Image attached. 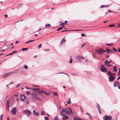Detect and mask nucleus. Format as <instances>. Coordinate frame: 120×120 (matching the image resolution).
<instances>
[{"mask_svg": "<svg viewBox=\"0 0 120 120\" xmlns=\"http://www.w3.org/2000/svg\"><path fill=\"white\" fill-rule=\"evenodd\" d=\"M18 72H19L18 70H15V71H14L12 72V74H13L14 73H18Z\"/></svg>", "mask_w": 120, "mask_h": 120, "instance_id": "obj_24", "label": "nucleus"}, {"mask_svg": "<svg viewBox=\"0 0 120 120\" xmlns=\"http://www.w3.org/2000/svg\"><path fill=\"white\" fill-rule=\"evenodd\" d=\"M51 26L49 24H46L45 25V26L46 28H49V27H47V26Z\"/></svg>", "mask_w": 120, "mask_h": 120, "instance_id": "obj_30", "label": "nucleus"}, {"mask_svg": "<svg viewBox=\"0 0 120 120\" xmlns=\"http://www.w3.org/2000/svg\"><path fill=\"white\" fill-rule=\"evenodd\" d=\"M96 51L100 55H102L103 54L105 51V50H103L102 48L100 49H99L96 50Z\"/></svg>", "mask_w": 120, "mask_h": 120, "instance_id": "obj_3", "label": "nucleus"}, {"mask_svg": "<svg viewBox=\"0 0 120 120\" xmlns=\"http://www.w3.org/2000/svg\"><path fill=\"white\" fill-rule=\"evenodd\" d=\"M112 50L116 52L117 51V50L114 47L113 48Z\"/></svg>", "mask_w": 120, "mask_h": 120, "instance_id": "obj_37", "label": "nucleus"}, {"mask_svg": "<svg viewBox=\"0 0 120 120\" xmlns=\"http://www.w3.org/2000/svg\"><path fill=\"white\" fill-rule=\"evenodd\" d=\"M86 115H88L90 117V118H92V117H91L90 115L87 112L86 113Z\"/></svg>", "mask_w": 120, "mask_h": 120, "instance_id": "obj_35", "label": "nucleus"}, {"mask_svg": "<svg viewBox=\"0 0 120 120\" xmlns=\"http://www.w3.org/2000/svg\"><path fill=\"white\" fill-rule=\"evenodd\" d=\"M33 86H36V87H39V86H36L35 85H33Z\"/></svg>", "mask_w": 120, "mask_h": 120, "instance_id": "obj_60", "label": "nucleus"}, {"mask_svg": "<svg viewBox=\"0 0 120 120\" xmlns=\"http://www.w3.org/2000/svg\"><path fill=\"white\" fill-rule=\"evenodd\" d=\"M42 46V45L41 44H40L38 46V49H40Z\"/></svg>", "mask_w": 120, "mask_h": 120, "instance_id": "obj_34", "label": "nucleus"}, {"mask_svg": "<svg viewBox=\"0 0 120 120\" xmlns=\"http://www.w3.org/2000/svg\"><path fill=\"white\" fill-rule=\"evenodd\" d=\"M26 94L27 95H30L31 94V92L29 91H26Z\"/></svg>", "mask_w": 120, "mask_h": 120, "instance_id": "obj_23", "label": "nucleus"}, {"mask_svg": "<svg viewBox=\"0 0 120 120\" xmlns=\"http://www.w3.org/2000/svg\"><path fill=\"white\" fill-rule=\"evenodd\" d=\"M44 93H45V94L46 95H49V94H48L47 93L45 92V91L44 92Z\"/></svg>", "mask_w": 120, "mask_h": 120, "instance_id": "obj_48", "label": "nucleus"}, {"mask_svg": "<svg viewBox=\"0 0 120 120\" xmlns=\"http://www.w3.org/2000/svg\"><path fill=\"white\" fill-rule=\"evenodd\" d=\"M98 110L99 111V112L100 114H101V110L100 109H98Z\"/></svg>", "mask_w": 120, "mask_h": 120, "instance_id": "obj_52", "label": "nucleus"}, {"mask_svg": "<svg viewBox=\"0 0 120 120\" xmlns=\"http://www.w3.org/2000/svg\"><path fill=\"white\" fill-rule=\"evenodd\" d=\"M79 119L78 117H76L74 118V120H79Z\"/></svg>", "mask_w": 120, "mask_h": 120, "instance_id": "obj_25", "label": "nucleus"}, {"mask_svg": "<svg viewBox=\"0 0 120 120\" xmlns=\"http://www.w3.org/2000/svg\"><path fill=\"white\" fill-rule=\"evenodd\" d=\"M112 45V44H107V45L108 46H109L110 45Z\"/></svg>", "mask_w": 120, "mask_h": 120, "instance_id": "obj_56", "label": "nucleus"}, {"mask_svg": "<svg viewBox=\"0 0 120 120\" xmlns=\"http://www.w3.org/2000/svg\"><path fill=\"white\" fill-rule=\"evenodd\" d=\"M82 57V56H75V58L76 59L79 60L81 58V57Z\"/></svg>", "mask_w": 120, "mask_h": 120, "instance_id": "obj_16", "label": "nucleus"}, {"mask_svg": "<svg viewBox=\"0 0 120 120\" xmlns=\"http://www.w3.org/2000/svg\"><path fill=\"white\" fill-rule=\"evenodd\" d=\"M24 112L26 114L27 116H29L31 113V112L30 111L28 110H25L24 111Z\"/></svg>", "mask_w": 120, "mask_h": 120, "instance_id": "obj_7", "label": "nucleus"}, {"mask_svg": "<svg viewBox=\"0 0 120 120\" xmlns=\"http://www.w3.org/2000/svg\"><path fill=\"white\" fill-rule=\"evenodd\" d=\"M80 109L81 110V112H83V108L81 107H80Z\"/></svg>", "mask_w": 120, "mask_h": 120, "instance_id": "obj_39", "label": "nucleus"}, {"mask_svg": "<svg viewBox=\"0 0 120 120\" xmlns=\"http://www.w3.org/2000/svg\"><path fill=\"white\" fill-rule=\"evenodd\" d=\"M64 27V25H62V27H60L57 30V31H59L60 30H61Z\"/></svg>", "mask_w": 120, "mask_h": 120, "instance_id": "obj_19", "label": "nucleus"}, {"mask_svg": "<svg viewBox=\"0 0 120 120\" xmlns=\"http://www.w3.org/2000/svg\"><path fill=\"white\" fill-rule=\"evenodd\" d=\"M69 118V117L68 116L64 115L63 118V120H66Z\"/></svg>", "mask_w": 120, "mask_h": 120, "instance_id": "obj_14", "label": "nucleus"}, {"mask_svg": "<svg viewBox=\"0 0 120 120\" xmlns=\"http://www.w3.org/2000/svg\"><path fill=\"white\" fill-rule=\"evenodd\" d=\"M45 114L44 112V111H41V115H45Z\"/></svg>", "mask_w": 120, "mask_h": 120, "instance_id": "obj_38", "label": "nucleus"}, {"mask_svg": "<svg viewBox=\"0 0 120 120\" xmlns=\"http://www.w3.org/2000/svg\"><path fill=\"white\" fill-rule=\"evenodd\" d=\"M100 70L102 72H106L107 71V69L103 65H102L101 66Z\"/></svg>", "mask_w": 120, "mask_h": 120, "instance_id": "obj_2", "label": "nucleus"}, {"mask_svg": "<svg viewBox=\"0 0 120 120\" xmlns=\"http://www.w3.org/2000/svg\"><path fill=\"white\" fill-rule=\"evenodd\" d=\"M25 68L26 70H27L28 68V67L26 65H24V67L23 68Z\"/></svg>", "mask_w": 120, "mask_h": 120, "instance_id": "obj_29", "label": "nucleus"}, {"mask_svg": "<svg viewBox=\"0 0 120 120\" xmlns=\"http://www.w3.org/2000/svg\"><path fill=\"white\" fill-rule=\"evenodd\" d=\"M7 105H10V101L9 100H7L6 101Z\"/></svg>", "mask_w": 120, "mask_h": 120, "instance_id": "obj_27", "label": "nucleus"}, {"mask_svg": "<svg viewBox=\"0 0 120 120\" xmlns=\"http://www.w3.org/2000/svg\"><path fill=\"white\" fill-rule=\"evenodd\" d=\"M35 114L36 116H38L39 115V113L38 112H35Z\"/></svg>", "mask_w": 120, "mask_h": 120, "instance_id": "obj_42", "label": "nucleus"}, {"mask_svg": "<svg viewBox=\"0 0 120 120\" xmlns=\"http://www.w3.org/2000/svg\"><path fill=\"white\" fill-rule=\"evenodd\" d=\"M37 92L38 93H33L31 94L32 97H33L35 99H39V98L37 96V95H38L39 94L44 93V91L43 90L38 91Z\"/></svg>", "mask_w": 120, "mask_h": 120, "instance_id": "obj_1", "label": "nucleus"}, {"mask_svg": "<svg viewBox=\"0 0 120 120\" xmlns=\"http://www.w3.org/2000/svg\"><path fill=\"white\" fill-rule=\"evenodd\" d=\"M69 110V111H69L70 112H72V110L71 109H68Z\"/></svg>", "mask_w": 120, "mask_h": 120, "instance_id": "obj_53", "label": "nucleus"}, {"mask_svg": "<svg viewBox=\"0 0 120 120\" xmlns=\"http://www.w3.org/2000/svg\"><path fill=\"white\" fill-rule=\"evenodd\" d=\"M118 88L120 89V84L118 85Z\"/></svg>", "mask_w": 120, "mask_h": 120, "instance_id": "obj_58", "label": "nucleus"}, {"mask_svg": "<svg viewBox=\"0 0 120 120\" xmlns=\"http://www.w3.org/2000/svg\"><path fill=\"white\" fill-rule=\"evenodd\" d=\"M12 75V73L11 72L4 74V77H7L11 76Z\"/></svg>", "mask_w": 120, "mask_h": 120, "instance_id": "obj_10", "label": "nucleus"}, {"mask_svg": "<svg viewBox=\"0 0 120 120\" xmlns=\"http://www.w3.org/2000/svg\"><path fill=\"white\" fill-rule=\"evenodd\" d=\"M109 7V5H102L100 6L101 8H108Z\"/></svg>", "mask_w": 120, "mask_h": 120, "instance_id": "obj_13", "label": "nucleus"}, {"mask_svg": "<svg viewBox=\"0 0 120 120\" xmlns=\"http://www.w3.org/2000/svg\"><path fill=\"white\" fill-rule=\"evenodd\" d=\"M113 70L114 71H117V69L116 67V66H115L113 67Z\"/></svg>", "mask_w": 120, "mask_h": 120, "instance_id": "obj_22", "label": "nucleus"}, {"mask_svg": "<svg viewBox=\"0 0 120 120\" xmlns=\"http://www.w3.org/2000/svg\"><path fill=\"white\" fill-rule=\"evenodd\" d=\"M34 41V40H30V41H29V42H31V41Z\"/></svg>", "mask_w": 120, "mask_h": 120, "instance_id": "obj_59", "label": "nucleus"}, {"mask_svg": "<svg viewBox=\"0 0 120 120\" xmlns=\"http://www.w3.org/2000/svg\"><path fill=\"white\" fill-rule=\"evenodd\" d=\"M119 72L118 73V75H120V69H119Z\"/></svg>", "mask_w": 120, "mask_h": 120, "instance_id": "obj_44", "label": "nucleus"}, {"mask_svg": "<svg viewBox=\"0 0 120 120\" xmlns=\"http://www.w3.org/2000/svg\"><path fill=\"white\" fill-rule=\"evenodd\" d=\"M61 73H64V74H65L66 75H68V76L69 77V75H68V73H64L60 72V73H57V74H61Z\"/></svg>", "mask_w": 120, "mask_h": 120, "instance_id": "obj_36", "label": "nucleus"}, {"mask_svg": "<svg viewBox=\"0 0 120 120\" xmlns=\"http://www.w3.org/2000/svg\"><path fill=\"white\" fill-rule=\"evenodd\" d=\"M28 102H29V101H28L27 100L26 101V103L27 104H28Z\"/></svg>", "mask_w": 120, "mask_h": 120, "instance_id": "obj_64", "label": "nucleus"}, {"mask_svg": "<svg viewBox=\"0 0 120 120\" xmlns=\"http://www.w3.org/2000/svg\"><path fill=\"white\" fill-rule=\"evenodd\" d=\"M26 88L27 89H30L31 88H30V87H26ZM31 89L32 88H31Z\"/></svg>", "mask_w": 120, "mask_h": 120, "instance_id": "obj_62", "label": "nucleus"}, {"mask_svg": "<svg viewBox=\"0 0 120 120\" xmlns=\"http://www.w3.org/2000/svg\"><path fill=\"white\" fill-rule=\"evenodd\" d=\"M86 45V44H82L81 46V47H83V46L84 45Z\"/></svg>", "mask_w": 120, "mask_h": 120, "instance_id": "obj_54", "label": "nucleus"}, {"mask_svg": "<svg viewBox=\"0 0 120 120\" xmlns=\"http://www.w3.org/2000/svg\"><path fill=\"white\" fill-rule=\"evenodd\" d=\"M108 74L109 76H114L115 75V73H112L110 71H109L108 72Z\"/></svg>", "mask_w": 120, "mask_h": 120, "instance_id": "obj_11", "label": "nucleus"}, {"mask_svg": "<svg viewBox=\"0 0 120 120\" xmlns=\"http://www.w3.org/2000/svg\"><path fill=\"white\" fill-rule=\"evenodd\" d=\"M115 26V25L114 24H112L111 25H109V27H111L114 26Z\"/></svg>", "mask_w": 120, "mask_h": 120, "instance_id": "obj_32", "label": "nucleus"}, {"mask_svg": "<svg viewBox=\"0 0 120 120\" xmlns=\"http://www.w3.org/2000/svg\"><path fill=\"white\" fill-rule=\"evenodd\" d=\"M92 55L93 56V57H96V55L95 54H92Z\"/></svg>", "mask_w": 120, "mask_h": 120, "instance_id": "obj_50", "label": "nucleus"}, {"mask_svg": "<svg viewBox=\"0 0 120 120\" xmlns=\"http://www.w3.org/2000/svg\"><path fill=\"white\" fill-rule=\"evenodd\" d=\"M119 82H116L114 83L113 84L114 86L115 87H116L119 84Z\"/></svg>", "mask_w": 120, "mask_h": 120, "instance_id": "obj_15", "label": "nucleus"}, {"mask_svg": "<svg viewBox=\"0 0 120 120\" xmlns=\"http://www.w3.org/2000/svg\"><path fill=\"white\" fill-rule=\"evenodd\" d=\"M53 94L55 96H57L58 95L57 93L55 92H53Z\"/></svg>", "mask_w": 120, "mask_h": 120, "instance_id": "obj_26", "label": "nucleus"}, {"mask_svg": "<svg viewBox=\"0 0 120 120\" xmlns=\"http://www.w3.org/2000/svg\"><path fill=\"white\" fill-rule=\"evenodd\" d=\"M97 108L98 109H100V106H99V105H98V104H97Z\"/></svg>", "mask_w": 120, "mask_h": 120, "instance_id": "obj_33", "label": "nucleus"}, {"mask_svg": "<svg viewBox=\"0 0 120 120\" xmlns=\"http://www.w3.org/2000/svg\"><path fill=\"white\" fill-rule=\"evenodd\" d=\"M69 110H68V111H66L65 110H64V109H62V111H61L60 115L61 116H64V114L65 113H68V111Z\"/></svg>", "mask_w": 120, "mask_h": 120, "instance_id": "obj_6", "label": "nucleus"}, {"mask_svg": "<svg viewBox=\"0 0 120 120\" xmlns=\"http://www.w3.org/2000/svg\"><path fill=\"white\" fill-rule=\"evenodd\" d=\"M120 76L119 77H118L117 79V80H118L119 79H120Z\"/></svg>", "mask_w": 120, "mask_h": 120, "instance_id": "obj_61", "label": "nucleus"}, {"mask_svg": "<svg viewBox=\"0 0 120 120\" xmlns=\"http://www.w3.org/2000/svg\"><path fill=\"white\" fill-rule=\"evenodd\" d=\"M105 52H107L108 53H109L110 52V53L112 52V50H110V49H106V51H105Z\"/></svg>", "mask_w": 120, "mask_h": 120, "instance_id": "obj_17", "label": "nucleus"}, {"mask_svg": "<svg viewBox=\"0 0 120 120\" xmlns=\"http://www.w3.org/2000/svg\"><path fill=\"white\" fill-rule=\"evenodd\" d=\"M17 52V51H14L12 52L11 53L8 54V55H6V56H8V55H12V54H14V53H16Z\"/></svg>", "mask_w": 120, "mask_h": 120, "instance_id": "obj_18", "label": "nucleus"}, {"mask_svg": "<svg viewBox=\"0 0 120 120\" xmlns=\"http://www.w3.org/2000/svg\"><path fill=\"white\" fill-rule=\"evenodd\" d=\"M66 40L64 38H63L61 41L60 43L61 44H62Z\"/></svg>", "mask_w": 120, "mask_h": 120, "instance_id": "obj_20", "label": "nucleus"}, {"mask_svg": "<svg viewBox=\"0 0 120 120\" xmlns=\"http://www.w3.org/2000/svg\"><path fill=\"white\" fill-rule=\"evenodd\" d=\"M3 115L2 114L0 116V120H3Z\"/></svg>", "mask_w": 120, "mask_h": 120, "instance_id": "obj_28", "label": "nucleus"}, {"mask_svg": "<svg viewBox=\"0 0 120 120\" xmlns=\"http://www.w3.org/2000/svg\"><path fill=\"white\" fill-rule=\"evenodd\" d=\"M110 77H108L109 81L110 82L113 81L115 79V76H109Z\"/></svg>", "mask_w": 120, "mask_h": 120, "instance_id": "obj_9", "label": "nucleus"}, {"mask_svg": "<svg viewBox=\"0 0 120 120\" xmlns=\"http://www.w3.org/2000/svg\"><path fill=\"white\" fill-rule=\"evenodd\" d=\"M19 98H16V100L18 102L19 101Z\"/></svg>", "mask_w": 120, "mask_h": 120, "instance_id": "obj_63", "label": "nucleus"}, {"mask_svg": "<svg viewBox=\"0 0 120 120\" xmlns=\"http://www.w3.org/2000/svg\"><path fill=\"white\" fill-rule=\"evenodd\" d=\"M21 84H19L16 86V88H17L19 87L20 86V85H21Z\"/></svg>", "mask_w": 120, "mask_h": 120, "instance_id": "obj_45", "label": "nucleus"}, {"mask_svg": "<svg viewBox=\"0 0 120 120\" xmlns=\"http://www.w3.org/2000/svg\"><path fill=\"white\" fill-rule=\"evenodd\" d=\"M10 105H7L6 108H9Z\"/></svg>", "mask_w": 120, "mask_h": 120, "instance_id": "obj_49", "label": "nucleus"}, {"mask_svg": "<svg viewBox=\"0 0 120 120\" xmlns=\"http://www.w3.org/2000/svg\"><path fill=\"white\" fill-rule=\"evenodd\" d=\"M112 62V60H110V61L106 60L104 62V64L106 65H107Z\"/></svg>", "mask_w": 120, "mask_h": 120, "instance_id": "obj_12", "label": "nucleus"}, {"mask_svg": "<svg viewBox=\"0 0 120 120\" xmlns=\"http://www.w3.org/2000/svg\"><path fill=\"white\" fill-rule=\"evenodd\" d=\"M20 100L22 101H24L25 100H26L28 98L24 94H21L20 95Z\"/></svg>", "mask_w": 120, "mask_h": 120, "instance_id": "obj_4", "label": "nucleus"}, {"mask_svg": "<svg viewBox=\"0 0 120 120\" xmlns=\"http://www.w3.org/2000/svg\"><path fill=\"white\" fill-rule=\"evenodd\" d=\"M17 112L16 107H14L11 110V112L12 114L14 115Z\"/></svg>", "mask_w": 120, "mask_h": 120, "instance_id": "obj_8", "label": "nucleus"}, {"mask_svg": "<svg viewBox=\"0 0 120 120\" xmlns=\"http://www.w3.org/2000/svg\"><path fill=\"white\" fill-rule=\"evenodd\" d=\"M4 16H5V18H7L8 17V15H5Z\"/></svg>", "mask_w": 120, "mask_h": 120, "instance_id": "obj_57", "label": "nucleus"}, {"mask_svg": "<svg viewBox=\"0 0 120 120\" xmlns=\"http://www.w3.org/2000/svg\"><path fill=\"white\" fill-rule=\"evenodd\" d=\"M73 30V31H80V30Z\"/></svg>", "mask_w": 120, "mask_h": 120, "instance_id": "obj_51", "label": "nucleus"}, {"mask_svg": "<svg viewBox=\"0 0 120 120\" xmlns=\"http://www.w3.org/2000/svg\"><path fill=\"white\" fill-rule=\"evenodd\" d=\"M44 118L45 120H49L47 116H45Z\"/></svg>", "mask_w": 120, "mask_h": 120, "instance_id": "obj_40", "label": "nucleus"}, {"mask_svg": "<svg viewBox=\"0 0 120 120\" xmlns=\"http://www.w3.org/2000/svg\"><path fill=\"white\" fill-rule=\"evenodd\" d=\"M108 11L109 12H114V13H116V12H114V11H111L110 10H108Z\"/></svg>", "mask_w": 120, "mask_h": 120, "instance_id": "obj_46", "label": "nucleus"}, {"mask_svg": "<svg viewBox=\"0 0 120 120\" xmlns=\"http://www.w3.org/2000/svg\"><path fill=\"white\" fill-rule=\"evenodd\" d=\"M32 90H33L39 91V90H40V89L39 88H36L34 89H32Z\"/></svg>", "mask_w": 120, "mask_h": 120, "instance_id": "obj_21", "label": "nucleus"}, {"mask_svg": "<svg viewBox=\"0 0 120 120\" xmlns=\"http://www.w3.org/2000/svg\"><path fill=\"white\" fill-rule=\"evenodd\" d=\"M72 60L71 58V59H70V61H69V62L70 63H72Z\"/></svg>", "mask_w": 120, "mask_h": 120, "instance_id": "obj_43", "label": "nucleus"}, {"mask_svg": "<svg viewBox=\"0 0 120 120\" xmlns=\"http://www.w3.org/2000/svg\"><path fill=\"white\" fill-rule=\"evenodd\" d=\"M103 119L104 120H111L112 117L110 116H105L103 117Z\"/></svg>", "mask_w": 120, "mask_h": 120, "instance_id": "obj_5", "label": "nucleus"}, {"mask_svg": "<svg viewBox=\"0 0 120 120\" xmlns=\"http://www.w3.org/2000/svg\"><path fill=\"white\" fill-rule=\"evenodd\" d=\"M13 84V83L12 82H11L10 83L8 84V85H10L11 84Z\"/></svg>", "mask_w": 120, "mask_h": 120, "instance_id": "obj_55", "label": "nucleus"}, {"mask_svg": "<svg viewBox=\"0 0 120 120\" xmlns=\"http://www.w3.org/2000/svg\"><path fill=\"white\" fill-rule=\"evenodd\" d=\"M28 49V48H22V50L23 51H24L27 50Z\"/></svg>", "mask_w": 120, "mask_h": 120, "instance_id": "obj_31", "label": "nucleus"}, {"mask_svg": "<svg viewBox=\"0 0 120 120\" xmlns=\"http://www.w3.org/2000/svg\"><path fill=\"white\" fill-rule=\"evenodd\" d=\"M54 119H55V120H58V118L57 116H56L54 118Z\"/></svg>", "mask_w": 120, "mask_h": 120, "instance_id": "obj_41", "label": "nucleus"}, {"mask_svg": "<svg viewBox=\"0 0 120 120\" xmlns=\"http://www.w3.org/2000/svg\"><path fill=\"white\" fill-rule=\"evenodd\" d=\"M81 35L82 37H84L85 36L84 34V33H82L81 34Z\"/></svg>", "mask_w": 120, "mask_h": 120, "instance_id": "obj_47", "label": "nucleus"}]
</instances>
